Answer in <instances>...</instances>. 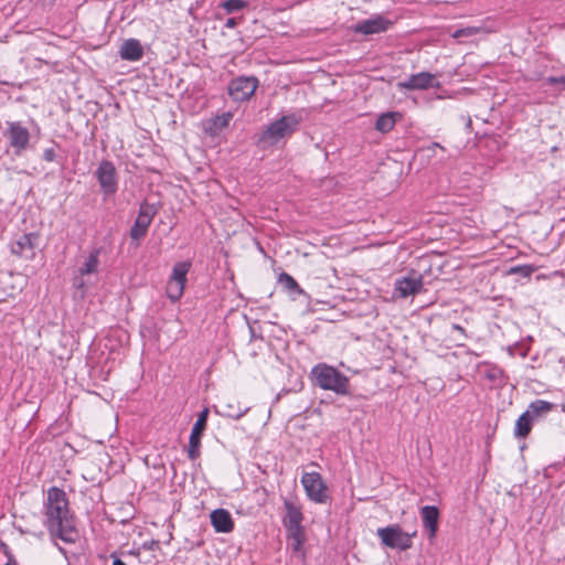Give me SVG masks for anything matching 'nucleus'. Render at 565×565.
Instances as JSON below:
<instances>
[{"label": "nucleus", "instance_id": "f257e3e1", "mask_svg": "<svg viewBox=\"0 0 565 565\" xmlns=\"http://www.w3.org/2000/svg\"><path fill=\"white\" fill-rule=\"evenodd\" d=\"M44 525L50 536L58 539L64 543H75L79 533L75 525V518L70 510L68 499L64 490L52 487L47 490L44 503Z\"/></svg>", "mask_w": 565, "mask_h": 565}, {"label": "nucleus", "instance_id": "f03ea898", "mask_svg": "<svg viewBox=\"0 0 565 565\" xmlns=\"http://www.w3.org/2000/svg\"><path fill=\"white\" fill-rule=\"evenodd\" d=\"M313 384L321 390L331 391L340 396L350 395V379L337 367L319 363L310 372Z\"/></svg>", "mask_w": 565, "mask_h": 565}, {"label": "nucleus", "instance_id": "7ed1b4c3", "mask_svg": "<svg viewBox=\"0 0 565 565\" xmlns=\"http://www.w3.org/2000/svg\"><path fill=\"white\" fill-rule=\"evenodd\" d=\"M301 117L296 114H289L271 122L266 130H264L259 138L258 143L268 146L276 145L279 140L290 136L300 124Z\"/></svg>", "mask_w": 565, "mask_h": 565}, {"label": "nucleus", "instance_id": "20e7f679", "mask_svg": "<svg viewBox=\"0 0 565 565\" xmlns=\"http://www.w3.org/2000/svg\"><path fill=\"white\" fill-rule=\"evenodd\" d=\"M158 211V206L148 201H143L140 204L138 215L129 232V236L135 242L136 246H139L141 239L146 237L148 228Z\"/></svg>", "mask_w": 565, "mask_h": 565}, {"label": "nucleus", "instance_id": "39448f33", "mask_svg": "<svg viewBox=\"0 0 565 565\" xmlns=\"http://www.w3.org/2000/svg\"><path fill=\"white\" fill-rule=\"evenodd\" d=\"M6 126L3 137L7 139L9 147L13 149L14 154H22L30 145L31 134L29 129L23 126L22 121H6Z\"/></svg>", "mask_w": 565, "mask_h": 565}, {"label": "nucleus", "instance_id": "423d86ee", "mask_svg": "<svg viewBox=\"0 0 565 565\" xmlns=\"http://www.w3.org/2000/svg\"><path fill=\"white\" fill-rule=\"evenodd\" d=\"M301 484L308 499L315 503L324 504L330 501L328 486L319 472H303Z\"/></svg>", "mask_w": 565, "mask_h": 565}, {"label": "nucleus", "instance_id": "0eeeda50", "mask_svg": "<svg viewBox=\"0 0 565 565\" xmlns=\"http://www.w3.org/2000/svg\"><path fill=\"white\" fill-rule=\"evenodd\" d=\"M376 534L385 546L406 551L412 547V537L416 535V532L408 534L395 524L377 529Z\"/></svg>", "mask_w": 565, "mask_h": 565}, {"label": "nucleus", "instance_id": "6e6552de", "mask_svg": "<svg viewBox=\"0 0 565 565\" xmlns=\"http://www.w3.org/2000/svg\"><path fill=\"white\" fill-rule=\"evenodd\" d=\"M95 177L98 181L104 199L110 198L117 193L118 173L111 161H100L95 171Z\"/></svg>", "mask_w": 565, "mask_h": 565}, {"label": "nucleus", "instance_id": "1a4fd4ad", "mask_svg": "<svg viewBox=\"0 0 565 565\" xmlns=\"http://www.w3.org/2000/svg\"><path fill=\"white\" fill-rule=\"evenodd\" d=\"M258 87V79L255 76H238L233 78L227 87L228 95L235 102H246Z\"/></svg>", "mask_w": 565, "mask_h": 565}, {"label": "nucleus", "instance_id": "9d476101", "mask_svg": "<svg viewBox=\"0 0 565 565\" xmlns=\"http://www.w3.org/2000/svg\"><path fill=\"white\" fill-rule=\"evenodd\" d=\"M285 515L282 518V524L288 533H295L299 536L302 526L303 514L300 504L296 500L285 499L284 500Z\"/></svg>", "mask_w": 565, "mask_h": 565}, {"label": "nucleus", "instance_id": "9b49d317", "mask_svg": "<svg viewBox=\"0 0 565 565\" xmlns=\"http://www.w3.org/2000/svg\"><path fill=\"white\" fill-rule=\"evenodd\" d=\"M209 413V408L202 409L192 427L188 447V457L191 460L200 457L201 438L206 429Z\"/></svg>", "mask_w": 565, "mask_h": 565}, {"label": "nucleus", "instance_id": "f8f14e48", "mask_svg": "<svg viewBox=\"0 0 565 565\" xmlns=\"http://www.w3.org/2000/svg\"><path fill=\"white\" fill-rule=\"evenodd\" d=\"M40 235L38 233H28L19 236L10 245V250L26 260L35 257V250L39 245Z\"/></svg>", "mask_w": 565, "mask_h": 565}, {"label": "nucleus", "instance_id": "ddd939ff", "mask_svg": "<svg viewBox=\"0 0 565 565\" xmlns=\"http://www.w3.org/2000/svg\"><path fill=\"white\" fill-rule=\"evenodd\" d=\"M423 289V276L413 274L395 280L393 296L396 298H407L408 296H415L422 292Z\"/></svg>", "mask_w": 565, "mask_h": 565}, {"label": "nucleus", "instance_id": "4468645a", "mask_svg": "<svg viewBox=\"0 0 565 565\" xmlns=\"http://www.w3.org/2000/svg\"><path fill=\"white\" fill-rule=\"evenodd\" d=\"M439 86L440 83L436 79V76L429 72L413 74L407 79L397 83L399 89L406 90L439 88Z\"/></svg>", "mask_w": 565, "mask_h": 565}, {"label": "nucleus", "instance_id": "2eb2a0df", "mask_svg": "<svg viewBox=\"0 0 565 565\" xmlns=\"http://www.w3.org/2000/svg\"><path fill=\"white\" fill-rule=\"evenodd\" d=\"M392 21L383 15H374L362 20L353 26V31L363 35H372L387 31L392 26Z\"/></svg>", "mask_w": 565, "mask_h": 565}, {"label": "nucleus", "instance_id": "dca6fc26", "mask_svg": "<svg viewBox=\"0 0 565 565\" xmlns=\"http://www.w3.org/2000/svg\"><path fill=\"white\" fill-rule=\"evenodd\" d=\"M439 515V510L435 505H425L420 509L423 526L428 531V537L430 540L437 534Z\"/></svg>", "mask_w": 565, "mask_h": 565}, {"label": "nucleus", "instance_id": "f3484780", "mask_svg": "<svg viewBox=\"0 0 565 565\" xmlns=\"http://www.w3.org/2000/svg\"><path fill=\"white\" fill-rule=\"evenodd\" d=\"M211 524L217 533H230L234 529L231 513L225 509H216L211 512Z\"/></svg>", "mask_w": 565, "mask_h": 565}, {"label": "nucleus", "instance_id": "a211bd4d", "mask_svg": "<svg viewBox=\"0 0 565 565\" xmlns=\"http://www.w3.org/2000/svg\"><path fill=\"white\" fill-rule=\"evenodd\" d=\"M119 56L125 61L137 62L143 56V49L139 40H125L119 49Z\"/></svg>", "mask_w": 565, "mask_h": 565}, {"label": "nucleus", "instance_id": "6ab92c4d", "mask_svg": "<svg viewBox=\"0 0 565 565\" xmlns=\"http://www.w3.org/2000/svg\"><path fill=\"white\" fill-rule=\"evenodd\" d=\"M556 405L551 402L536 399L530 403L526 412L532 416L533 419H536L554 411Z\"/></svg>", "mask_w": 565, "mask_h": 565}, {"label": "nucleus", "instance_id": "aec40b11", "mask_svg": "<svg viewBox=\"0 0 565 565\" xmlns=\"http://www.w3.org/2000/svg\"><path fill=\"white\" fill-rule=\"evenodd\" d=\"M532 416L525 411L520 417L516 419L514 427V435L518 438H525L532 429L533 426Z\"/></svg>", "mask_w": 565, "mask_h": 565}, {"label": "nucleus", "instance_id": "412c9836", "mask_svg": "<svg viewBox=\"0 0 565 565\" xmlns=\"http://www.w3.org/2000/svg\"><path fill=\"white\" fill-rule=\"evenodd\" d=\"M99 248L93 249L87 259L84 262V264L79 267L78 273L82 276L90 275L97 271L98 265H99Z\"/></svg>", "mask_w": 565, "mask_h": 565}, {"label": "nucleus", "instance_id": "4be33fe9", "mask_svg": "<svg viewBox=\"0 0 565 565\" xmlns=\"http://www.w3.org/2000/svg\"><path fill=\"white\" fill-rule=\"evenodd\" d=\"M401 115L398 113H385L382 114L375 122V129L381 132H388L391 131L395 124H396V117H399Z\"/></svg>", "mask_w": 565, "mask_h": 565}, {"label": "nucleus", "instance_id": "5701e85b", "mask_svg": "<svg viewBox=\"0 0 565 565\" xmlns=\"http://www.w3.org/2000/svg\"><path fill=\"white\" fill-rule=\"evenodd\" d=\"M191 268V263L189 262H179L172 268V274L170 276V280L182 282L185 285L186 275Z\"/></svg>", "mask_w": 565, "mask_h": 565}, {"label": "nucleus", "instance_id": "b1692460", "mask_svg": "<svg viewBox=\"0 0 565 565\" xmlns=\"http://www.w3.org/2000/svg\"><path fill=\"white\" fill-rule=\"evenodd\" d=\"M278 282L280 284L281 287H284V289L291 294L300 295L303 292L298 282L295 280V278L287 273H281L279 275Z\"/></svg>", "mask_w": 565, "mask_h": 565}, {"label": "nucleus", "instance_id": "393cba45", "mask_svg": "<svg viewBox=\"0 0 565 565\" xmlns=\"http://www.w3.org/2000/svg\"><path fill=\"white\" fill-rule=\"evenodd\" d=\"M184 286L185 285L182 282H178V281H173V280L169 279V281L167 284L168 298L173 302L178 301L183 295Z\"/></svg>", "mask_w": 565, "mask_h": 565}, {"label": "nucleus", "instance_id": "a878e982", "mask_svg": "<svg viewBox=\"0 0 565 565\" xmlns=\"http://www.w3.org/2000/svg\"><path fill=\"white\" fill-rule=\"evenodd\" d=\"M535 268L532 265H518L510 267L508 275H520L523 278H530L534 273Z\"/></svg>", "mask_w": 565, "mask_h": 565}, {"label": "nucleus", "instance_id": "bb28decb", "mask_svg": "<svg viewBox=\"0 0 565 565\" xmlns=\"http://www.w3.org/2000/svg\"><path fill=\"white\" fill-rule=\"evenodd\" d=\"M246 2L243 0H226L222 7L227 13H234L246 7Z\"/></svg>", "mask_w": 565, "mask_h": 565}, {"label": "nucleus", "instance_id": "cd10ccee", "mask_svg": "<svg viewBox=\"0 0 565 565\" xmlns=\"http://www.w3.org/2000/svg\"><path fill=\"white\" fill-rule=\"evenodd\" d=\"M288 536L292 540L294 551L300 550V547L305 541V530H301V533L299 536H296L295 533H288Z\"/></svg>", "mask_w": 565, "mask_h": 565}, {"label": "nucleus", "instance_id": "c85d7f7f", "mask_svg": "<svg viewBox=\"0 0 565 565\" xmlns=\"http://www.w3.org/2000/svg\"><path fill=\"white\" fill-rule=\"evenodd\" d=\"M0 550L3 552V554L7 556L8 562L7 564H17L15 558L13 554L11 553L10 547L7 543L0 540Z\"/></svg>", "mask_w": 565, "mask_h": 565}, {"label": "nucleus", "instance_id": "c756f323", "mask_svg": "<svg viewBox=\"0 0 565 565\" xmlns=\"http://www.w3.org/2000/svg\"><path fill=\"white\" fill-rule=\"evenodd\" d=\"M487 377L491 381L501 380L503 377V370L500 367H492L488 371Z\"/></svg>", "mask_w": 565, "mask_h": 565}, {"label": "nucleus", "instance_id": "7c9ffc66", "mask_svg": "<svg viewBox=\"0 0 565 565\" xmlns=\"http://www.w3.org/2000/svg\"><path fill=\"white\" fill-rule=\"evenodd\" d=\"M232 119L231 113H225L216 118L215 125L220 128L226 127Z\"/></svg>", "mask_w": 565, "mask_h": 565}, {"label": "nucleus", "instance_id": "2f4dec72", "mask_svg": "<svg viewBox=\"0 0 565 565\" xmlns=\"http://www.w3.org/2000/svg\"><path fill=\"white\" fill-rule=\"evenodd\" d=\"M545 82L548 85L562 84L564 86V89H565V75H563V76H548L545 79Z\"/></svg>", "mask_w": 565, "mask_h": 565}, {"label": "nucleus", "instance_id": "473e14b6", "mask_svg": "<svg viewBox=\"0 0 565 565\" xmlns=\"http://www.w3.org/2000/svg\"><path fill=\"white\" fill-rule=\"evenodd\" d=\"M56 158L55 150L53 148H47L43 151V159L47 162L54 161Z\"/></svg>", "mask_w": 565, "mask_h": 565}, {"label": "nucleus", "instance_id": "72a5a7b5", "mask_svg": "<svg viewBox=\"0 0 565 565\" xmlns=\"http://www.w3.org/2000/svg\"><path fill=\"white\" fill-rule=\"evenodd\" d=\"M466 30V36H472L481 32V28L478 26H467Z\"/></svg>", "mask_w": 565, "mask_h": 565}, {"label": "nucleus", "instance_id": "f704fd0d", "mask_svg": "<svg viewBox=\"0 0 565 565\" xmlns=\"http://www.w3.org/2000/svg\"><path fill=\"white\" fill-rule=\"evenodd\" d=\"M451 329H452L454 331L459 332V333H460V335H461L463 339H467V338H468V334H467L466 330H465L460 324L454 323V324L451 326Z\"/></svg>", "mask_w": 565, "mask_h": 565}, {"label": "nucleus", "instance_id": "c9c22d12", "mask_svg": "<svg viewBox=\"0 0 565 565\" xmlns=\"http://www.w3.org/2000/svg\"><path fill=\"white\" fill-rule=\"evenodd\" d=\"M238 24V20L236 18H230L225 22V26L228 29H234Z\"/></svg>", "mask_w": 565, "mask_h": 565}, {"label": "nucleus", "instance_id": "e433bc0d", "mask_svg": "<svg viewBox=\"0 0 565 565\" xmlns=\"http://www.w3.org/2000/svg\"><path fill=\"white\" fill-rule=\"evenodd\" d=\"M452 38H455V39H459V38H467V36H466V30H465V28L456 30V31L454 32V34H452Z\"/></svg>", "mask_w": 565, "mask_h": 565}, {"label": "nucleus", "instance_id": "4c0bfd02", "mask_svg": "<svg viewBox=\"0 0 565 565\" xmlns=\"http://www.w3.org/2000/svg\"><path fill=\"white\" fill-rule=\"evenodd\" d=\"M111 557H114L113 565H127V564H126L124 561H121L120 558L115 557L114 555H111Z\"/></svg>", "mask_w": 565, "mask_h": 565}, {"label": "nucleus", "instance_id": "58836bf2", "mask_svg": "<svg viewBox=\"0 0 565 565\" xmlns=\"http://www.w3.org/2000/svg\"><path fill=\"white\" fill-rule=\"evenodd\" d=\"M244 414H245V412H239V413H236V414H234L232 412H228V416H231L233 418H236V419L241 418Z\"/></svg>", "mask_w": 565, "mask_h": 565}, {"label": "nucleus", "instance_id": "ea45409f", "mask_svg": "<svg viewBox=\"0 0 565 565\" xmlns=\"http://www.w3.org/2000/svg\"><path fill=\"white\" fill-rule=\"evenodd\" d=\"M435 148H439L441 150H445L443 146H440L438 142H433L431 143V147H428V149H435Z\"/></svg>", "mask_w": 565, "mask_h": 565}, {"label": "nucleus", "instance_id": "a19ab883", "mask_svg": "<svg viewBox=\"0 0 565 565\" xmlns=\"http://www.w3.org/2000/svg\"><path fill=\"white\" fill-rule=\"evenodd\" d=\"M75 286L83 287V282L82 281L81 282H75Z\"/></svg>", "mask_w": 565, "mask_h": 565}, {"label": "nucleus", "instance_id": "79ce46f5", "mask_svg": "<svg viewBox=\"0 0 565 565\" xmlns=\"http://www.w3.org/2000/svg\"><path fill=\"white\" fill-rule=\"evenodd\" d=\"M456 345H457V347H463L465 344H463V342H457V344H456Z\"/></svg>", "mask_w": 565, "mask_h": 565}, {"label": "nucleus", "instance_id": "37998d69", "mask_svg": "<svg viewBox=\"0 0 565 565\" xmlns=\"http://www.w3.org/2000/svg\"><path fill=\"white\" fill-rule=\"evenodd\" d=\"M58 550L60 552L65 553V551L61 546H58Z\"/></svg>", "mask_w": 565, "mask_h": 565}, {"label": "nucleus", "instance_id": "c03bdc74", "mask_svg": "<svg viewBox=\"0 0 565 565\" xmlns=\"http://www.w3.org/2000/svg\"><path fill=\"white\" fill-rule=\"evenodd\" d=\"M6 565H18V564H6Z\"/></svg>", "mask_w": 565, "mask_h": 565}]
</instances>
